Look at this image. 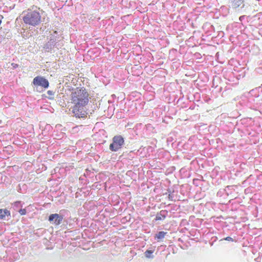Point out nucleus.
<instances>
[{
	"mask_svg": "<svg viewBox=\"0 0 262 262\" xmlns=\"http://www.w3.org/2000/svg\"><path fill=\"white\" fill-rule=\"evenodd\" d=\"M89 94L83 87H79L78 84L68 82L67 78V96L68 104H73L69 108V114L77 118H85L87 116L86 105L88 104Z\"/></svg>",
	"mask_w": 262,
	"mask_h": 262,
	"instance_id": "nucleus-1",
	"label": "nucleus"
},
{
	"mask_svg": "<svg viewBox=\"0 0 262 262\" xmlns=\"http://www.w3.org/2000/svg\"><path fill=\"white\" fill-rule=\"evenodd\" d=\"M24 23L30 26H36L41 22V15L37 10L28 9L23 12Z\"/></svg>",
	"mask_w": 262,
	"mask_h": 262,
	"instance_id": "nucleus-2",
	"label": "nucleus"
},
{
	"mask_svg": "<svg viewBox=\"0 0 262 262\" xmlns=\"http://www.w3.org/2000/svg\"><path fill=\"white\" fill-rule=\"evenodd\" d=\"M77 169L74 166H72L71 168V174H73V177L68 176L69 181L71 183L72 185H68V191H67V193H69L70 198H72L71 201L74 199V196L75 198H77L78 196L77 194V192H75L77 190Z\"/></svg>",
	"mask_w": 262,
	"mask_h": 262,
	"instance_id": "nucleus-3",
	"label": "nucleus"
},
{
	"mask_svg": "<svg viewBox=\"0 0 262 262\" xmlns=\"http://www.w3.org/2000/svg\"><path fill=\"white\" fill-rule=\"evenodd\" d=\"M230 7L236 11H240L242 13H251L252 12V6L245 3V0H230Z\"/></svg>",
	"mask_w": 262,
	"mask_h": 262,
	"instance_id": "nucleus-4",
	"label": "nucleus"
},
{
	"mask_svg": "<svg viewBox=\"0 0 262 262\" xmlns=\"http://www.w3.org/2000/svg\"><path fill=\"white\" fill-rule=\"evenodd\" d=\"M252 12L251 13H246L249 15V24L251 26L256 28L262 26V12H259L255 14L256 10L252 6Z\"/></svg>",
	"mask_w": 262,
	"mask_h": 262,
	"instance_id": "nucleus-5",
	"label": "nucleus"
},
{
	"mask_svg": "<svg viewBox=\"0 0 262 262\" xmlns=\"http://www.w3.org/2000/svg\"><path fill=\"white\" fill-rule=\"evenodd\" d=\"M124 144V138L121 135H116L112 138L109 149L112 151L116 152L122 148Z\"/></svg>",
	"mask_w": 262,
	"mask_h": 262,
	"instance_id": "nucleus-6",
	"label": "nucleus"
},
{
	"mask_svg": "<svg viewBox=\"0 0 262 262\" xmlns=\"http://www.w3.org/2000/svg\"><path fill=\"white\" fill-rule=\"evenodd\" d=\"M262 105V98L247 97V106L252 109L257 110Z\"/></svg>",
	"mask_w": 262,
	"mask_h": 262,
	"instance_id": "nucleus-7",
	"label": "nucleus"
},
{
	"mask_svg": "<svg viewBox=\"0 0 262 262\" xmlns=\"http://www.w3.org/2000/svg\"><path fill=\"white\" fill-rule=\"evenodd\" d=\"M33 84L35 86H41L45 89L48 88L49 83L48 80L41 76H36L33 80Z\"/></svg>",
	"mask_w": 262,
	"mask_h": 262,
	"instance_id": "nucleus-8",
	"label": "nucleus"
},
{
	"mask_svg": "<svg viewBox=\"0 0 262 262\" xmlns=\"http://www.w3.org/2000/svg\"><path fill=\"white\" fill-rule=\"evenodd\" d=\"M63 220V217L58 214H52L49 216V220L50 222H53L55 225L60 224Z\"/></svg>",
	"mask_w": 262,
	"mask_h": 262,
	"instance_id": "nucleus-9",
	"label": "nucleus"
},
{
	"mask_svg": "<svg viewBox=\"0 0 262 262\" xmlns=\"http://www.w3.org/2000/svg\"><path fill=\"white\" fill-rule=\"evenodd\" d=\"M168 212L166 210H162L158 212L156 215V217L154 220V222L157 221H163L168 215Z\"/></svg>",
	"mask_w": 262,
	"mask_h": 262,
	"instance_id": "nucleus-10",
	"label": "nucleus"
},
{
	"mask_svg": "<svg viewBox=\"0 0 262 262\" xmlns=\"http://www.w3.org/2000/svg\"><path fill=\"white\" fill-rule=\"evenodd\" d=\"M260 90V86L251 90L249 92L248 97H260V95L262 94V93H259Z\"/></svg>",
	"mask_w": 262,
	"mask_h": 262,
	"instance_id": "nucleus-11",
	"label": "nucleus"
},
{
	"mask_svg": "<svg viewBox=\"0 0 262 262\" xmlns=\"http://www.w3.org/2000/svg\"><path fill=\"white\" fill-rule=\"evenodd\" d=\"M67 78H68V82L72 83V84H77L78 82V79L75 75L69 73V75H67Z\"/></svg>",
	"mask_w": 262,
	"mask_h": 262,
	"instance_id": "nucleus-12",
	"label": "nucleus"
},
{
	"mask_svg": "<svg viewBox=\"0 0 262 262\" xmlns=\"http://www.w3.org/2000/svg\"><path fill=\"white\" fill-rule=\"evenodd\" d=\"M73 162H69L68 159L67 158V175L68 174L69 176L72 177L73 174H71V168L73 165Z\"/></svg>",
	"mask_w": 262,
	"mask_h": 262,
	"instance_id": "nucleus-13",
	"label": "nucleus"
},
{
	"mask_svg": "<svg viewBox=\"0 0 262 262\" xmlns=\"http://www.w3.org/2000/svg\"><path fill=\"white\" fill-rule=\"evenodd\" d=\"M167 233V232L163 231H159L155 234V239L159 241L160 240L163 239Z\"/></svg>",
	"mask_w": 262,
	"mask_h": 262,
	"instance_id": "nucleus-14",
	"label": "nucleus"
},
{
	"mask_svg": "<svg viewBox=\"0 0 262 262\" xmlns=\"http://www.w3.org/2000/svg\"><path fill=\"white\" fill-rule=\"evenodd\" d=\"M11 213L10 211L5 209H0V219H4L6 216H10Z\"/></svg>",
	"mask_w": 262,
	"mask_h": 262,
	"instance_id": "nucleus-15",
	"label": "nucleus"
},
{
	"mask_svg": "<svg viewBox=\"0 0 262 262\" xmlns=\"http://www.w3.org/2000/svg\"><path fill=\"white\" fill-rule=\"evenodd\" d=\"M249 15L245 14V15H242L239 17V20L241 22L242 25H244L245 21L249 23Z\"/></svg>",
	"mask_w": 262,
	"mask_h": 262,
	"instance_id": "nucleus-16",
	"label": "nucleus"
},
{
	"mask_svg": "<svg viewBox=\"0 0 262 262\" xmlns=\"http://www.w3.org/2000/svg\"><path fill=\"white\" fill-rule=\"evenodd\" d=\"M76 147L75 146H71L70 148H67V157H69L68 156V153L72 152V155L70 156L71 157L75 158V156L76 155L75 153Z\"/></svg>",
	"mask_w": 262,
	"mask_h": 262,
	"instance_id": "nucleus-17",
	"label": "nucleus"
},
{
	"mask_svg": "<svg viewBox=\"0 0 262 262\" xmlns=\"http://www.w3.org/2000/svg\"><path fill=\"white\" fill-rule=\"evenodd\" d=\"M154 250H147L144 252L145 256L148 258H151V259L154 258V255L152 254L154 253Z\"/></svg>",
	"mask_w": 262,
	"mask_h": 262,
	"instance_id": "nucleus-18",
	"label": "nucleus"
},
{
	"mask_svg": "<svg viewBox=\"0 0 262 262\" xmlns=\"http://www.w3.org/2000/svg\"><path fill=\"white\" fill-rule=\"evenodd\" d=\"M234 185H228L226 186V188L224 189V191L225 192L227 195H229V194L231 193L232 190L234 189Z\"/></svg>",
	"mask_w": 262,
	"mask_h": 262,
	"instance_id": "nucleus-19",
	"label": "nucleus"
},
{
	"mask_svg": "<svg viewBox=\"0 0 262 262\" xmlns=\"http://www.w3.org/2000/svg\"><path fill=\"white\" fill-rule=\"evenodd\" d=\"M255 71L257 74L262 75V67H259L255 69Z\"/></svg>",
	"mask_w": 262,
	"mask_h": 262,
	"instance_id": "nucleus-20",
	"label": "nucleus"
},
{
	"mask_svg": "<svg viewBox=\"0 0 262 262\" xmlns=\"http://www.w3.org/2000/svg\"><path fill=\"white\" fill-rule=\"evenodd\" d=\"M26 212H27V211H26V209H20L19 210V213L21 215H25L26 214Z\"/></svg>",
	"mask_w": 262,
	"mask_h": 262,
	"instance_id": "nucleus-21",
	"label": "nucleus"
},
{
	"mask_svg": "<svg viewBox=\"0 0 262 262\" xmlns=\"http://www.w3.org/2000/svg\"><path fill=\"white\" fill-rule=\"evenodd\" d=\"M222 240H226V241H230V242L233 241V239L230 236H228V237H226V238H224L223 239H221V241H222Z\"/></svg>",
	"mask_w": 262,
	"mask_h": 262,
	"instance_id": "nucleus-22",
	"label": "nucleus"
},
{
	"mask_svg": "<svg viewBox=\"0 0 262 262\" xmlns=\"http://www.w3.org/2000/svg\"><path fill=\"white\" fill-rule=\"evenodd\" d=\"M177 52V50L175 49H172L171 50H170L169 51V54L170 55L171 54H175Z\"/></svg>",
	"mask_w": 262,
	"mask_h": 262,
	"instance_id": "nucleus-23",
	"label": "nucleus"
},
{
	"mask_svg": "<svg viewBox=\"0 0 262 262\" xmlns=\"http://www.w3.org/2000/svg\"><path fill=\"white\" fill-rule=\"evenodd\" d=\"M200 180L198 179H194L193 180V184L195 185L196 186L198 185V184L197 183L198 182H199Z\"/></svg>",
	"mask_w": 262,
	"mask_h": 262,
	"instance_id": "nucleus-24",
	"label": "nucleus"
},
{
	"mask_svg": "<svg viewBox=\"0 0 262 262\" xmlns=\"http://www.w3.org/2000/svg\"><path fill=\"white\" fill-rule=\"evenodd\" d=\"M145 127L147 129H150V128H152V126L151 124H147L145 125Z\"/></svg>",
	"mask_w": 262,
	"mask_h": 262,
	"instance_id": "nucleus-25",
	"label": "nucleus"
},
{
	"mask_svg": "<svg viewBox=\"0 0 262 262\" xmlns=\"http://www.w3.org/2000/svg\"><path fill=\"white\" fill-rule=\"evenodd\" d=\"M11 66H12L13 69H16L18 67V64L15 63H12Z\"/></svg>",
	"mask_w": 262,
	"mask_h": 262,
	"instance_id": "nucleus-26",
	"label": "nucleus"
},
{
	"mask_svg": "<svg viewBox=\"0 0 262 262\" xmlns=\"http://www.w3.org/2000/svg\"><path fill=\"white\" fill-rule=\"evenodd\" d=\"M173 140V138L171 137H169L167 139V142H172Z\"/></svg>",
	"mask_w": 262,
	"mask_h": 262,
	"instance_id": "nucleus-27",
	"label": "nucleus"
},
{
	"mask_svg": "<svg viewBox=\"0 0 262 262\" xmlns=\"http://www.w3.org/2000/svg\"><path fill=\"white\" fill-rule=\"evenodd\" d=\"M173 195L171 194L168 195V199L170 200H172Z\"/></svg>",
	"mask_w": 262,
	"mask_h": 262,
	"instance_id": "nucleus-28",
	"label": "nucleus"
},
{
	"mask_svg": "<svg viewBox=\"0 0 262 262\" xmlns=\"http://www.w3.org/2000/svg\"><path fill=\"white\" fill-rule=\"evenodd\" d=\"M67 3H68V5L70 6L72 4V0H69V2H68V0H67Z\"/></svg>",
	"mask_w": 262,
	"mask_h": 262,
	"instance_id": "nucleus-29",
	"label": "nucleus"
},
{
	"mask_svg": "<svg viewBox=\"0 0 262 262\" xmlns=\"http://www.w3.org/2000/svg\"><path fill=\"white\" fill-rule=\"evenodd\" d=\"M209 29L210 30H214V28L212 25H210Z\"/></svg>",
	"mask_w": 262,
	"mask_h": 262,
	"instance_id": "nucleus-30",
	"label": "nucleus"
},
{
	"mask_svg": "<svg viewBox=\"0 0 262 262\" xmlns=\"http://www.w3.org/2000/svg\"><path fill=\"white\" fill-rule=\"evenodd\" d=\"M260 89H261L260 91H259V93H262V84L261 85V86H260ZM260 98H262V94L260 95Z\"/></svg>",
	"mask_w": 262,
	"mask_h": 262,
	"instance_id": "nucleus-31",
	"label": "nucleus"
},
{
	"mask_svg": "<svg viewBox=\"0 0 262 262\" xmlns=\"http://www.w3.org/2000/svg\"><path fill=\"white\" fill-rule=\"evenodd\" d=\"M72 232V231H69V229H68V230H67L66 233L67 234V233H71Z\"/></svg>",
	"mask_w": 262,
	"mask_h": 262,
	"instance_id": "nucleus-32",
	"label": "nucleus"
},
{
	"mask_svg": "<svg viewBox=\"0 0 262 262\" xmlns=\"http://www.w3.org/2000/svg\"><path fill=\"white\" fill-rule=\"evenodd\" d=\"M96 108H98V106H97V103H96V106L94 107V108L95 110H96Z\"/></svg>",
	"mask_w": 262,
	"mask_h": 262,
	"instance_id": "nucleus-33",
	"label": "nucleus"
},
{
	"mask_svg": "<svg viewBox=\"0 0 262 262\" xmlns=\"http://www.w3.org/2000/svg\"><path fill=\"white\" fill-rule=\"evenodd\" d=\"M221 191H219V192L217 193V195H219V194H221Z\"/></svg>",
	"mask_w": 262,
	"mask_h": 262,
	"instance_id": "nucleus-34",
	"label": "nucleus"
},
{
	"mask_svg": "<svg viewBox=\"0 0 262 262\" xmlns=\"http://www.w3.org/2000/svg\"><path fill=\"white\" fill-rule=\"evenodd\" d=\"M221 191H219V192L217 193V195H219V194H221Z\"/></svg>",
	"mask_w": 262,
	"mask_h": 262,
	"instance_id": "nucleus-35",
	"label": "nucleus"
},
{
	"mask_svg": "<svg viewBox=\"0 0 262 262\" xmlns=\"http://www.w3.org/2000/svg\"><path fill=\"white\" fill-rule=\"evenodd\" d=\"M48 93L49 94H51V93H52L51 91H49L48 92Z\"/></svg>",
	"mask_w": 262,
	"mask_h": 262,
	"instance_id": "nucleus-36",
	"label": "nucleus"
},
{
	"mask_svg": "<svg viewBox=\"0 0 262 262\" xmlns=\"http://www.w3.org/2000/svg\"><path fill=\"white\" fill-rule=\"evenodd\" d=\"M242 123H244V121H245V120H242Z\"/></svg>",
	"mask_w": 262,
	"mask_h": 262,
	"instance_id": "nucleus-37",
	"label": "nucleus"
},
{
	"mask_svg": "<svg viewBox=\"0 0 262 262\" xmlns=\"http://www.w3.org/2000/svg\"><path fill=\"white\" fill-rule=\"evenodd\" d=\"M66 215H67V217L68 216V211H67Z\"/></svg>",
	"mask_w": 262,
	"mask_h": 262,
	"instance_id": "nucleus-38",
	"label": "nucleus"
},
{
	"mask_svg": "<svg viewBox=\"0 0 262 262\" xmlns=\"http://www.w3.org/2000/svg\"><path fill=\"white\" fill-rule=\"evenodd\" d=\"M72 161H75V160L73 159V158L71 160Z\"/></svg>",
	"mask_w": 262,
	"mask_h": 262,
	"instance_id": "nucleus-39",
	"label": "nucleus"
},
{
	"mask_svg": "<svg viewBox=\"0 0 262 262\" xmlns=\"http://www.w3.org/2000/svg\"><path fill=\"white\" fill-rule=\"evenodd\" d=\"M69 221L67 220V221H66V223H67V224L68 223Z\"/></svg>",
	"mask_w": 262,
	"mask_h": 262,
	"instance_id": "nucleus-40",
	"label": "nucleus"
},
{
	"mask_svg": "<svg viewBox=\"0 0 262 262\" xmlns=\"http://www.w3.org/2000/svg\"><path fill=\"white\" fill-rule=\"evenodd\" d=\"M112 96H113V97H115V94H113Z\"/></svg>",
	"mask_w": 262,
	"mask_h": 262,
	"instance_id": "nucleus-41",
	"label": "nucleus"
},
{
	"mask_svg": "<svg viewBox=\"0 0 262 262\" xmlns=\"http://www.w3.org/2000/svg\"><path fill=\"white\" fill-rule=\"evenodd\" d=\"M112 96H113V97H115V94H113Z\"/></svg>",
	"mask_w": 262,
	"mask_h": 262,
	"instance_id": "nucleus-42",
	"label": "nucleus"
},
{
	"mask_svg": "<svg viewBox=\"0 0 262 262\" xmlns=\"http://www.w3.org/2000/svg\"><path fill=\"white\" fill-rule=\"evenodd\" d=\"M69 63H68V64H67V67L68 66V65H69Z\"/></svg>",
	"mask_w": 262,
	"mask_h": 262,
	"instance_id": "nucleus-43",
	"label": "nucleus"
},
{
	"mask_svg": "<svg viewBox=\"0 0 262 262\" xmlns=\"http://www.w3.org/2000/svg\"><path fill=\"white\" fill-rule=\"evenodd\" d=\"M75 219H76V218H74L73 220V221H74V220H75Z\"/></svg>",
	"mask_w": 262,
	"mask_h": 262,
	"instance_id": "nucleus-44",
	"label": "nucleus"
}]
</instances>
